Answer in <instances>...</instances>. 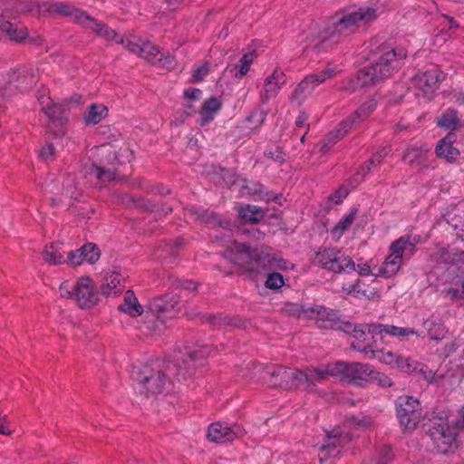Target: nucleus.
<instances>
[{"mask_svg":"<svg viewBox=\"0 0 464 464\" xmlns=\"http://www.w3.org/2000/svg\"><path fill=\"white\" fill-rule=\"evenodd\" d=\"M445 79L443 72L433 67L417 73L412 78V85L418 89L423 96L432 95L440 86V82Z\"/></svg>","mask_w":464,"mask_h":464,"instance_id":"nucleus-14","label":"nucleus"},{"mask_svg":"<svg viewBox=\"0 0 464 464\" xmlns=\"http://www.w3.org/2000/svg\"><path fill=\"white\" fill-rule=\"evenodd\" d=\"M119 310L132 317H137L143 313L142 305L131 290L126 291L123 303L119 305Z\"/></svg>","mask_w":464,"mask_h":464,"instance_id":"nucleus-29","label":"nucleus"},{"mask_svg":"<svg viewBox=\"0 0 464 464\" xmlns=\"http://www.w3.org/2000/svg\"><path fill=\"white\" fill-rule=\"evenodd\" d=\"M201 91L197 88H190L184 92V96L188 100L196 101L201 96Z\"/></svg>","mask_w":464,"mask_h":464,"instance_id":"nucleus-62","label":"nucleus"},{"mask_svg":"<svg viewBox=\"0 0 464 464\" xmlns=\"http://www.w3.org/2000/svg\"><path fill=\"white\" fill-rule=\"evenodd\" d=\"M339 72H340V70L338 68L328 66L324 71H322L318 73H315V74L317 75L318 78L322 79V83H323L327 79H330V78L335 76Z\"/></svg>","mask_w":464,"mask_h":464,"instance_id":"nucleus-56","label":"nucleus"},{"mask_svg":"<svg viewBox=\"0 0 464 464\" xmlns=\"http://www.w3.org/2000/svg\"><path fill=\"white\" fill-rule=\"evenodd\" d=\"M456 138L455 133L450 132L446 137L441 139L436 146V155L439 158L445 159L450 163L456 161L460 154L459 149L453 146Z\"/></svg>","mask_w":464,"mask_h":464,"instance_id":"nucleus-25","label":"nucleus"},{"mask_svg":"<svg viewBox=\"0 0 464 464\" xmlns=\"http://www.w3.org/2000/svg\"><path fill=\"white\" fill-rule=\"evenodd\" d=\"M416 250V242L411 240V236H402L393 241L390 247V254L376 272V276L390 278L395 276L402 265L403 255L406 251L412 256Z\"/></svg>","mask_w":464,"mask_h":464,"instance_id":"nucleus-8","label":"nucleus"},{"mask_svg":"<svg viewBox=\"0 0 464 464\" xmlns=\"http://www.w3.org/2000/svg\"><path fill=\"white\" fill-rule=\"evenodd\" d=\"M284 284L285 281L283 276L277 272L269 274L266 281V286L269 289L275 290L281 288Z\"/></svg>","mask_w":464,"mask_h":464,"instance_id":"nucleus-46","label":"nucleus"},{"mask_svg":"<svg viewBox=\"0 0 464 464\" xmlns=\"http://www.w3.org/2000/svg\"><path fill=\"white\" fill-rule=\"evenodd\" d=\"M255 57H256L255 51L248 52L241 57L239 69L237 70V67L235 66V70H236V72L234 73L235 78L241 79L245 75H246V73L249 72L252 63L254 62Z\"/></svg>","mask_w":464,"mask_h":464,"instance_id":"nucleus-41","label":"nucleus"},{"mask_svg":"<svg viewBox=\"0 0 464 464\" xmlns=\"http://www.w3.org/2000/svg\"><path fill=\"white\" fill-rule=\"evenodd\" d=\"M357 210L352 209L345 217H343L336 226H334L331 234L337 238H340L343 233L352 226L355 219Z\"/></svg>","mask_w":464,"mask_h":464,"instance_id":"nucleus-38","label":"nucleus"},{"mask_svg":"<svg viewBox=\"0 0 464 464\" xmlns=\"http://www.w3.org/2000/svg\"><path fill=\"white\" fill-rule=\"evenodd\" d=\"M361 281L359 279L355 280L354 283H347L343 284L342 288L344 293L347 295H352L355 297H360L362 295H365V291L361 289Z\"/></svg>","mask_w":464,"mask_h":464,"instance_id":"nucleus-47","label":"nucleus"},{"mask_svg":"<svg viewBox=\"0 0 464 464\" xmlns=\"http://www.w3.org/2000/svg\"><path fill=\"white\" fill-rule=\"evenodd\" d=\"M390 148L384 147L382 150L375 152L372 159L370 160V164L372 165L374 163L380 164L382 160L390 153Z\"/></svg>","mask_w":464,"mask_h":464,"instance_id":"nucleus-58","label":"nucleus"},{"mask_svg":"<svg viewBox=\"0 0 464 464\" xmlns=\"http://www.w3.org/2000/svg\"><path fill=\"white\" fill-rule=\"evenodd\" d=\"M264 186L257 181H247L242 186V193L249 196H261Z\"/></svg>","mask_w":464,"mask_h":464,"instance_id":"nucleus-45","label":"nucleus"},{"mask_svg":"<svg viewBox=\"0 0 464 464\" xmlns=\"http://www.w3.org/2000/svg\"><path fill=\"white\" fill-rule=\"evenodd\" d=\"M143 43L144 41H142L141 39L132 37L130 39H124V44H122L130 53H135L140 56L142 48V46L140 45H143Z\"/></svg>","mask_w":464,"mask_h":464,"instance_id":"nucleus-48","label":"nucleus"},{"mask_svg":"<svg viewBox=\"0 0 464 464\" xmlns=\"http://www.w3.org/2000/svg\"><path fill=\"white\" fill-rule=\"evenodd\" d=\"M82 257L83 261H86L90 264L96 263L101 256L100 249L96 246V245L88 243L82 246Z\"/></svg>","mask_w":464,"mask_h":464,"instance_id":"nucleus-43","label":"nucleus"},{"mask_svg":"<svg viewBox=\"0 0 464 464\" xmlns=\"http://www.w3.org/2000/svg\"><path fill=\"white\" fill-rule=\"evenodd\" d=\"M314 262L323 269L334 273H350L355 271V263L341 249L334 247L319 249Z\"/></svg>","mask_w":464,"mask_h":464,"instance_id":"nucleus-9","label":"nucleus"},{"mask_svg":"<svg viewBox=\"0 0 464 464\" xmlns=\"http://www.w3.org/2000/svg\"><path fill=\"white\" fill-rule=\"evenodd\" d=\"M11 41L16 43H22L26 39H30V41L36 44H41L43 40L40 36L36 37H29L28 29L21 24H14L13 28L10 30V33L5 34Z\"/></svg>","mask_w":464,"mask_h":464,"instance_id":"nucleus-35","label":"nucleus"},{"mask_svg":"<svg viewBox=\"0 0 464 464\" xmlns=\"http://www.w3.org/2000/svg\"><path fill=\"white\" fill-rule=\"evenodd\" d=\"M378 359L382 362L392 365L408 374H412L418 367V361L411 357L397 355L391 351H381Z\"/></svg>","mask_w":464,"mask_h":464,"instance_id":"nucleus-19","label":"nucleus"},{"mask_svg":"<svg viewBox=\"0 0 464 464\" xmlns=\"http://www.w3.org/2000/svg\"><path fill=\"white\" fill-rule=\"evenodd\" d=\"M397 417L404 430H413L421 418V409L418 400L410 396H401L396 402Z\"/></svg>","mask_w":464,"mask_h":464,"instance_id":"nucleus-12","label":"nucleus"},{"mask_svg":"<svg viewBox=\"0 0 464 464\" xmlns=\"http://www.w3.org/2000/svg\"><path fill=\"white\" fill-rule=\"evenodd\" d=\"M265 373L268 376L267 382L271 386L292 390L287 385L292 382L293 369L285 366H273L267 367Z\"/></svg>","mask_w":464,"mask_h":464,"instance_id":"nucleus-22","label":"nucleus"},{"mask_svg":"<svg viewBox=\"0 0 464 464\" xmlns=\"http://www.w3.org/2000/svg\"><path fill=\"white\" fill-rule=\"evenodd\" d=\"M377 382L378 384L382 387H391L392 385V382L390 377H388L384 373L376 371L374 368L373 374L372 376H371V382Z\"/></svg>","mask_w":464,"mask_h":464,"instance_id":"nucleus-49","label":"nucleus"},{"mask_svg":"<svg viewBox=\"0 0 464 464\" xmlns=\"http://www.w3.org/2000/svg\"><path fill=\"white\" fill-rule=\"evenodd\" d=\"M43 259L49 265L57 266L65 262V257L62 252V246L59 243H52L45 246L43 251Z\"/></svg>","mask_w":464,"mask_h":464,"instance_id":"nucleus-33","label":"nucleus"},{"mask_svg":"<svg viewBox=\"0 0 464 464\" xmlns=\"http://www.w3.org/2000/svg\"><path fill=\"white\" fill-rule=\"evenodd\" d=\"M14 24V23H11L3 14H0V31L3 34H6L7 33H10V30L13 28Z\"/></svg>","mask_w":464,"mask_h":464,"instance_id":"nucleus-61","label":"nucleus"},{"mask_svg":"<svg viewBox=\"0 0 464 464\" xmlns=\"http://www.w3.org/2000/svg\"><path fill=\"white\" fill-rule=\"evenodd\" d=\"M55 154V149L52 143H47L44 145L39 152V156L44 160H50L54 157Z\"/></svg>","mask_w":464,"mask_h":464,"instance_id":"nucleus-54","label":"nucleus"},{"mask_svg":"<svg viewBox=\"0 0 464 464\" xmlns=\"http://www.w3.org/2000/svg\"><path fill=\"white\" fill-rule=\"evenodd\" d=\"M139 391L147 396L161 393L167 384V379L164 372L160 371L151 372L149 375L143 377L140 382Z\"/></svg>","mask_w":464,"mask_h":464,"instance_id":"nucleus-20","label":"nucleus"},{"mask_svg":"<svg viewBox=\"0 0 464 464\" xmlns=\"http://www.w3.org/2000/svg\"><path fill=\"white\" fill-rule=\"evenodd\" d=\"M35 83V76L25 68L0 71V94L10 96L16 89H28Z\"/></svg>","mask_w":464,"mask_h":464,"instance_id":"nucleus-11","label":"nucleus"},{"mask_svg":"<svg viewBox=\"0 0 464 464\" xmlns=\"http://www.w3.org/2000/svg\"><path fill=\"white\" fill-rule=\"evenodd\" d=\"M350 190L345 186H341L329 199L335 204H340L348 196Z\"/></svg>","mask_w":464,"mask_h":464,"instance_id":"nucleus-51","label":"nucleus"},{"mask_svg":"<svg viewBox=\"0 0 464 464\" xmlns=\"http://www.w3.org/2000/svg\"><path fill=\"white\" fill-rule=\"evenodd\" d=\"M370 171V167L367 166V167H362V169L360 171H358L354 177H353V181H354V184H352V187L354 188L356 187L359 183H361L363 179H364V176Z\"/></svg>","mask_w":464,"mask_h":464,"instance_id":"nucleus-63","label":"nucleus"},{"mask_svg":"<svg viewBox=\"0 0 464 464\" xmlns=\"http://www.w3.org/2000/svg\"><path fill=\"white\" fill-rule=\"evenodd\" d=\"M264 155L266 158L280 164L285 161V153L279 148H276L275 150H266Z\"/></svg>","mask_w":464,"mask_h":464,"instance_id":"nucleus-53","label":"nucleus"},{"mask_svg":"<svg viewBox=\"0 0 464 464\" xmlns=\"http://www.w3.org/2000/svg\"><path fill=\"white\" fill-rule=\"evenodd\" d=\"M437 125L446 130H455L460 128L461 121L458 111L452 108L447 109L438 119Z\"/></svg>","mask_w":464,"mask_h":464,"instance_id":"nucleus-31","label":"nucleus"},{"mask_svg":"<svg viewBox=\"0 0 464 464\" xmlns=\"http://www.w3.org/2000/svg\"><path fill=\"white\" fill-rule=\"evenodd\" d=\"M341 329L351 334L354 341L351 343V347L362 353L366 358H378L382 350L376 349L375 341H372L374 334H379V324H354L350 322H344L341 325Z\"/></svg>","mask_w":464,"mask_h":464,"instance_id":"nucleus-5","label":"nucleus"},{"mask_svg":"<svg viewBox=\"0 0 464 464\" xmlns=\"http://www.w3.org/2000/svg\"><path fill=\"white\" fill-rule=\"evenodd\" d=\"M292 382L287 386L292 390H302L309 392H314L316 384L329 378L328 363L305 369H293Z\"/></svg>","mask_w":464,"mask_h":464,"instance_id":"nucleus-10","label":"nucleus"},{"mask_svg":"<svg viewBox=\"0 0 464 464\" xmlns=\"http://www.w3.org/2000/svg\"><path fill=\"white\" fill-rule=\"evenodd\" d=\"M329 377L340 382L365 387L371 382L373 366L359 362L336 361L328 362Z\"/></svg>","mask_w":464,"mask_h":464,"instance_id":"nucleus-4","label":"nucleus"},{"mask_svg":"<svg viewBox=\"0 0 464 464\" xmlns=\"http://www.w3.org/2000/svg\"><path fill=\"white\" fill-rule=\"evenodd\" d=\"M404 48H394L388 44H382L370 66L360 70L356 76V86L363 87L390 77L406 58Z\"/></svg>","mask_w":464,"mask_h":464,"instance_id":"nucleus-2","label":"nucleus"},{"mask_svg":"<svg viewBox=\"0 0 464 464\" xmlns=\"http://www.w3.org/2000/svg\"><path fill=\"white\" fill-rule=\"evenodd\" d=\"M355 270L358 272V274L360 276H376V273L375 272H372V268H371V265L368 264L367 262L365 263H359L357 265V268L355 267Z\"/></svg>","mask_w":464,"mask_h":464,"instance_id":"nucleus-59","label":"nucleus"},{"mask_svg":"<svg viewBox=\"0 0 464 464\" xmlns=\"http://www.w3.org/2000/svg\"><path fill=\"white\" fill-rule=\"evenodd\" d=\"M121 276L117 272L107 273L102 285V293L104 295H116L121 291Z\"/></svg>","mask_w":464,"mask_h":464,"instance_id":"nucleus-32","label":"nucleus"},{"mask_svg":"<svg viewBox=\"0 0 464 464\" xmlns=\"http://www.w3.org/2000/svg\"><path fill=\"white\" fill-rule=\"evenodd\" d=\"M38 102L42 111L53 122H58L63 125L65 121L63 115V107L60 104L53 103L48 95L43 94L38 97Z\"/></svg>","mask_w":464,"mask_h":464,"instance_id":"nucleus-27","label":"nucleus"},{"mask_svg":"<svg viewBox=\"0 0 464 464\" xmlns=\"http://www.w3.org/2000/svg\"><path fill=\"white\" fill-rule=\"evenodd\" d=\"M77 19L80 24L96 33L97 35L103 37L108 41H114L117 44H124V39L120 37L113 29L108 27L104 24L97 22L95 19L90 17L85 13H81L77 16Z\"/></svg>","mask_w":464,"mask_h":464,"instance_id":"nucleus-18","label":"nucleus"},{"mask_svg":"<svg viewBox=\"0 0 464 464\" xmlns=\"http://www.w3.org/2000/svg\"><path fill=\"white\" fill-rule=\"evenodd\" d=\"M200 218L203 222H205L207 225L212 226V227H220L223 228H228L230 227V220L223 218L217 213L214 212H208V211H203Z\"/></svg>","mask_w":464,"mask_h":464,"instance_id":"nucleus-40","label":"nucleus"},{"mask_svg":"<svg viewBox=\"0 0 464 464\" xmlns=\"http://www.w3.org/2000/svg\"><path fill=\"white\" fill-rule=\"evenodd\" d=\"M445 292L451 301H457L463 298V294L457 288L450 287L446 289Z\"/></svg>","mask_w":464,"mask_h":464,"instance_id":"nucleus-64","label":"nucleus"},{"mask_svg":"<svg viewBox=\"0 0 464 464\" xmlns=\"http://www.w3.org/2000/svg\"><path fill=\"white\" fill-rule=\"evenodd\" d=\"M245 435V430L238 424L228 425L226 422L217 421L208 428L207 438L217 443L233 441Z\"/></svg>","mask_w":464,"mask_h":464,"instance_id":"nucleus-15","label":"nucleus"},{"mask_svg":"<svg viewBox=\"0 0 464 464\" xmlns=\"http://www.w3.org/2000/svg\"><path fill=\"white\" fill-rule=\"evenodd\" d=\"M286 81L287 77L284 71L279 67L275 68L272 73L267 75L264 81L260 101L266 103L269 100L276 98Z\"/></svg>","mask_w":464,"mask_h":464,"instance_id":"nucleus-17","label":"nucleus"},{"mask_svg":"<svg viewBox=\"0 0 464 464\" xmlns=\"http://www.w3.org/2000/svg\"><path fill=\"white\" fill-rule=\"evenodd\" d=\"M159 58L161 59V62H157L159 65H160L163 68L171 69L175 66L176 62L174 56L171 54H163L160 53Z\"/></svg>","mask_w":464,"mask_h":464,"instance_id":"nucleus-57","label":"nucleus"},{"mask_svg":"<svg viewBox=\"0 0 464 464\" xmlns=\"http://www.w3.org/2000/svg\"><path fill=\"white\" fill-rule=\"evenodd\" d=\"M377 102L371 99L362 103L352 115L342 121L322 141L321 151L326 153L339 140L343 139L354 126L367 119L376 109Z\"/></svg>","mask_w":464,"mask_h":464,"instance_id":"nucleus-7","label":"nucleus"},{"mask_svg":"<svg viewBox=\"0 0 464 464\" xmlns=\"http://www.w3.org/2000/svg\"><path fill=\"white\" fill-rule=\"evenodd\" d=\"M149 309L162 322L176 317L180 310L178 298L169 294L151 299Z\"/></svg>","mask_w":464,"mask_h":464,"instance_id":"nucleus-16","label":"nucleus"},{"mask_svg":"<svg viewBox=\"0 0 464 464\" xmlns=\"http://www.w3.org/2000/svg\"><path fill=\"white\" fill-rule=\"evenodd\" d=\"M412 375L417 376L419 379L424 380L429 383H434L437 386L448 387L453 384L452 377L447 376L439 372H434L429 369L427 365L418 362V367Z\"/></svg>","mask_w":464,"mask_h":464,"instance_id":"nucleus-24","label":"nucleus"},{"mask_svg":"<svg viewBox=\"0 0 464 464\" xmlns=\"http://www.w3.org/2000/svg\"><path fill=\"white\" fill-rule=\"evenodd\" d=\"M68 261L72 266H80L83 262L82 247L77 250L71 251L68 254Z\"/></svg>","mask_w":464,"mask_h":464,"instance_id":"nucleus-55","label":"nucleus"},{"mask_svg":"<svg viewBox=\"0 0 464 464\" xmlns=\"http://www.w3.org/2000/svg\"><path fill=\"white\" fill-rule=\"evenodd\" d=\"M429 435L439 453L448 454L453 450L456 435L450 430L447 420L439 419V422L433 421L429 429Z\"/></svg>","mask_w":464,"mask_h":464,"instance_id":"nucleus-13","label":"nucleus"},{"mask_svg":"<svg viewBox=\"0 0 464 464\" xmlns=\"http://www.w3.org/2000/svg\"><path fill=\"white\" fill-rule=\"evenodd\" d=\"M423 156L424 151L420 148L410 147L404 151L402 160L408 164H413L419 162Z\"/></svg>","mask_w":464,"mask_h":464,"instance_id":"nucleus-44","label":"nucleus"},{"mask_svg":"<svg viewBox=\"0 0 464 464\" xmlns=\"http://www.w3.org/2000/svg\"><path fill=\"white\" fill-rule=\"evenodd\" d=\"M107 111V108L102 104H92L83 115L84 122L87 125H96L106 116Z\"/></svg>","mask_w":464,"mask_h":464,"instance_id":"nucleus-36","label":"nucleus"},{"mask_svg":"<svg viewBox=\"0 0 464 464\" xmlns=\"http://www.w3.org/2000/svg\"><path fill=\"white\" fill-rule=\"evenodd\" d=\"M226 257L249 274H261L269 269L270 256L261 248H251L246 244L229 241Z\"/></svg>","mask_w":464,"mask_h":464,"instance_id":"nucleus-3","label":"nucleus"},{"mask_svg":"<svg viewBox=\"0 0 464 464\" xmlns=\"http://www.w3.org/2000/svg\"><path fill=\"white\" fill-rule=\"evenodd\" d=\"M90 174H94L99 180L111 181L116 179L117 174L114 169H104L96 164L90 168Z\"/></svg>","mask_w":464,"mask_h":464,"instance_id":"nucleus-42","label":"nucleus"},{"mask_svg":"<svg viewBox=\"0 0 464 464\" xmlns=\"http://www.w3.org/2000/svg\"><path fill=\"white\" fill-rule=\"evenodd\" d=\"M370 424H371V420L369 418H362V420H358L355 417H351L346 421V425L348 427H355V426L367 427Z\"/></svg>","mask_w":464,"mask_h":464,"instance_id":"nucleus-60","label":"nucleus"},{"mask_svg":"<svg viewBox=\"0 0 464 464\" xmlns=\"http://www.w3.org/2000/svg\"><path fill=\"white\" fill-rule=\"evenodd\" d=\"M141 46L140 57L153 64H156L157 62H161V59L159 58L160 52L158 46L150 42H144Z\"/></svg>","mask_w":464,"mask_h":464,"instance_id":"nucleus-39","label":"nucleus"},{"mask_svg":"<svg viewBox=\"0 0 464 464\" xmlns=\"http://www.w3.org/2000/svg\"><path fill=\"white\" fill-rule=\"evenodd\" d=\"M379 16L375 5H349L337 11L329 20L327 35L334 41L355 34L361 26L367 25Z\"/></svg>","mask_w":464,"mask_h":464,"instance_id":"nucleus-1","label":"nucleus"},{"mask_svg":"<svg viewBox=\"0 0 464 464\" xmlns=\"http://www.w3.org/2000/svg\"><path fill=\"white\" fill-rule=\"evenodd\" d=\"M423 327L427 330L430 339L440 341L445 338L448 330L441 319L430 317L423 322Z\"/></svg>","mask_w":464,"mask_h":464,"instance_id":"nucleus-30","label":"nucleus"},{"mask_svg":"<svg viewBox=\"0 0 464 464\" xmlns=\"http://www.w3.org/2000/svg\"><path fill=\"white\" fill-rule=\"evenodd\" d=\"M380 331L379 334L382 335L383 334L391 335V336H397V337H405L409 335H417L421 336L417 331H415L413 328L410 327H398L394 325H384V324H379Z\"/></svg>","mask_w":464,"mask_h":464,"instance_id":"nucleus-37","label":"nucleus"},{"mask_svg":"<svg viewBox=\"0 0 464 464\" xmlns=\"http://www.w3.org/2000/svg\"><path fill=\"white\" fill-rule=\"evenodd\" d=\"M237 213L242 220L253 224L258 223L265 217V212L262 208L252 205L239 207Z\"/></svg>","mask_w":464,"mask_h":464,"instance_id":"nucleus-34","label":"nucleus"},{"mask_svg":"<svg viewBox=\"0 0 464 464\" xmlns=\"http://www.w3.org/2000/svg\"><path fill=\"white\" fill-rule=\"evenodd\" d=\"M60 295L73 299L82 308H92L99 303V294L93 280L88 276L77 279L74 284L63 282L60 285Z\"/></svg>","mask_w":464,"mask_h":464,"instance_id":"nucleus-6","label":"nucleus"},{"mask_svg":"<svg viewBox=\"0 0 464 464\" xmlns=\"http://www.w3.org/2000/svg\"><path fill=\"white\" fill-rule=\"evenodd\" d=\"M222 108L219 97H211L204 102L199 111V124L205 126L211 122Z\"/></svg>","mask_w":464,"mask_h":464,"instance_id":"nucleus-28","label":"nucleus"},{"mask_svg":"<svg viewBox=\"0 0 464 464\" xmlns=\"http://www.w3.org/2000/svg\"><path fill=\"white\" fill-rule=\"evenodd\" d=\"M352 437L348 433H343L337 430H332L328 435L324 444L322 446V452H325V455L335 457L340 453V450H336L338 448L344 447L350 442Z\"/></svg>","mask_w":464,"mask_h":464,"instance_id":"nucleus-23","label":"nucleus"},{"mask_svg":"<svg viewBox=\"0 0 464 464\" xmlns=\"http://www.w3.org/2000/svg\"><path fill=\"white\" fill-rule=\"evenodd\" d=\"M208 73V64L205 63L204 64L198 66L193 71L192 79L194 82H198L202 81L207 74Z\"/></svg>","mask_w":464,"mask_h":464,"instance_id":"nucleus-52","label":"nucleus"},{"mask_svg":"<svg viewBox=\"0 0 464 464\" xmlns=\"http://www.w3.org/2000/svg\"><path fill=\"white\" fill-rule=\"evenodd\" d=\"M306 316L315 321L320 328H333L335 324V314L324 306H314L304 311Z\"/></svg>","mask_w":464,"mask_h":464,"instance_id":"nucleus-26","label":"nucleus"},{"mask_svg":"<svg viewBox=\"0 0 464 464\" xmlns=\"http://www.w3.org/2000/svg\"><path fill=\"white\" fill-rule=\"evenodd\" d=\"M320 84H322V79L318 78L315 73L305 76L292 92L291 102L301 105L307 96Z\"/></svg>","mask_w":464,"mask_h":464,"instance_id":"nucleus-21","label":"nucleus"},{"mask_svg":"<svg viewBox=\"0 0 464 464\" xmlns=\"http://www.w3.org/2000/svg\"><path fill=\"white\" fill-rule=\"evenodd\" d=\"M210 355V348L207 345H203L198 350H195L188 353L189 360L196 362L199 359H204Z\"/></svg>","mask_w":464,"mask_h":464,"instance_id":"nucleus-50","label":"nucleus"}]
</instances>
